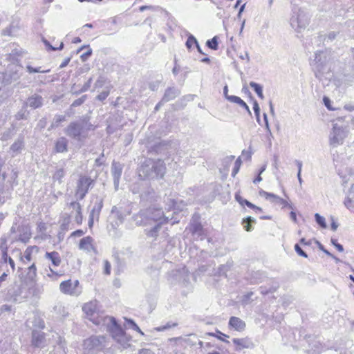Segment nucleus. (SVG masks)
<instances>
[{
    "label": "nucleus",
    "mask_w": 354,
    "mask_h": 354,
    "mask_svg": "<svg viewBox=\"0 0 354 354\" xmlns=\"http://www.w3.org/2000/svg\"><path fill=\"white\" fill-rule=\"evenodd\" d=\"M138 173L139 176L145 179H161L166 173V165L161 159L147 158L140 165Z\"/></svg>",
    "instance_id": "obj_1"
},
{
    "label": "nucleus",
    "mask_w": 354,
    "mask_h": 354,
    "mask_svg": "<svg viewBox=\"0 0 354 354\" xmlns=\"http://www.w3.org/2000/svg\"><path fill=\"white\" fill-rule=\"evenodd\" d=\"M328 59L326 53L317 51L315 54V59L312 64V68L316 78L321 80L325 73H327L330 68L328 66Z\"/></svg>",
    "instance_id": "obj_2"
},
{
    "label": "nucleus",
    "mask_w": 354,
    "mask_h": 354,
    "mask_svg": "<svg viewBox=\"0 0 354 354\" xmlns=\"http://www.w3.org/2000/svg\"><path fill=\"white\" fill-rule=\"evenodd\" d=\"M106 337L103 335H92L86 339L83 348L88 353L95 354L105 346Z\"/></svg>",
    "instance_id": "obj_3"
},
{
    "label": "nucleus",
    "mask_w": 354,
    "mask_h": 354,
    "mask_svg": "<svg viewBox=\"0 0 354 354\" xmlns=\"http://www.w3.org/2000/svg\"><path fill=\"white\" fill-rule=\"evenodd\" d=\"M95 181L90 176H80L77 182L75 196L77 200H83L89 189L94 186Z\"/></svg>",
    "instance_id": "obj_4"
},
{
    "label": "nucleus",
    "mask_w": 354,
    "mask_h": 354,
    "mask_svg": "<svg viewBox=\"0 0 354 354\" xmlns=\"http://www.w3.org/2000/svg\"><path fill=\"white\" fill-rule=\"evenodd\" d=\"M44 258L50 261L51 265L53 268L59 266L62 263L61 257L59 252L56 251L46 252L44 254ZM44 274L50 278L53 277H57L60 275L57 270H55V269L50 266H48V268L45 269Z\"/></svg>",
    "instance_id": "obj_5"
},
{
    "label": "nucleus",
    "mask_w": 354,
    "mask_h": 354,
    "mask_svg": "<svg viewBox=\"0 0 354 354\" xmlns=\"http://www.w3.org/2000/svg\"><path fill=\"white\" fill-rule=\"evenodd\" d=\"M308 24V15L301 9H299L297 15H293L290 18V25L297 32H300L302 29H304Z\"/></svg>",
    "instance_id": "obj_6"
},
{
    "label": "nucleus",
    "mask_w": 354,
    "mask_h": 354,
    "mask_svg": "<svg viewBox=\"0 0 354 354\" xmlns=\"http://www.w3.org/2000/svg\"><path fill=\"white\" fill-rule=\"evenodd\" d=\"M347 136V131L342 127L335 124L332 132L330 134V145L333 147L342 145L345 138Z\"/></svg>",
    "instance_id": "obj_7"
},
{
    "label": "nucleus",
    "mask_w": 354,
    "mask_h": 354,
    "mask_svg": "<svg viewBox=\"0 0 354 354\" xmlns=\"http://www.w3.org/2000/svg\"><path fill=\"white\" fill-rule=\"evenodd\" d=\"M189 230L194 236H197L200 239L203 240L205 238L206 233L200 221V216L195 214L192 217L189 223Z\"/></svg>",
    "instance_id": "obj_8"
},
{
    "label": "nucleus",
    "mask_w": 354,
    "mask_h": 354,
    "mask_svg": "<svg viewBox=\"0 0 354 354\" xmlns=\"http://www.w3.org/2000/svg\"><path fill=\"white\" fill-rule=\"evenodd\" d=\"M83 130L84 126L80 121L72 122L66 128L65 133L74 140H80Z\"/></svg>",
    "instance_id": "obj_9"
},
{
    "label": "nucleus",
    "mask_w": 354,
    "mask_h": 354,
    "mask_svg": "<svg viewBox=\"0 0 354 354\" xmlns=\"http://www.w3.org/2000/svg\"><path fill=\"white\" fill-rule=\"evenodd\" d=\"M26 149L25 136L19 134L17 138L10 146L8 153L12 157H16L21 154Z\"/></svg>",
    "instance_id": "obj_10"
},
{
    "label": "nucleus",
    "mask_w": 354,
    "mask_h": 354,
    "mask_svg": "<svg viewBox=\"0 0 354 354\" xmlns=\"http://www.w3.org/2000/svg\"><path fill=\"white\" fill-rule=\"evenodd\" d=\"M46 335L44 332L33 330L31 335V346L35 348L42 349L48 346Z\"/></svg>",
    "instance_id": "obj_11"
},
{
    "label": "nucleus",
    "mask_w": 354,
    "mask_h": 354,
    "mask_svg": "<svg viewBox=\"0 0 354 354\" xmlns=\"http://www.w3.org/2000/svg\"><path fill=\"white\" fill-rule=\"evenodd\" d=\"M145 211L147 213L146 217L147 221H149V225H151L152 222L159 223L160 221H162L164 219H167L169 221V218L164 215L162 209L149 207L145 209Z\"/></svg>",
    "instance_id": "obj_12"
},
{
    "label": "nucleus",
    "mask_w": 354,
    "mask_h": 354,
    "mask_svg": "<svg viewBox=\"0 0 354 354\" xmlns=\"http://www.w3.org/2000/svg\"><path fill=\"white\" fill-rule=\"evenodd\" d=\"M124 165L119 162L113 160L111 164V173L113 180L114 189L118 191Z\"/></svg>",
    "instance_id": "obj_13"
},
{
    "label": "nucleus",
    "mask_w": 354,
    "mask_h": 354,
    "mask_svg": "<svg viewBox=\"0 0 354 354\" xmlns=\"http://www.w3.org/2000/svg\"><path fill=\"white\" fill-rule=\"evenodd\" d=\"M82 310L91 321L98 324V322L95 321V317L97 315L96 301H92L85 304L82 307Z\"/></svg>",
    "instance_id": "obj_14"
},
{
    "label": "nucleus",
    "mask_w": 354,
    "mask_h": 354,
    "mask_svg": "<svg viewBox=\"0 0 354 354\" xmlns=\"http://www.w3.org/2000/svg\"><path fill=\"white\" fill-rule=\"evenodd\" d=\"M111 321L112 324L111 333L113 337L116 339L117 342H122V338H125L124 331L114 317H111Z\"/></svg>",
    "instance_id": "obj_15"
},
{
    "label": "nucleus",
    "mask_w": 354,
    "mask_h": 354,
    "mask_svg": "<svg viewBox=\"0 0 354 354\" xmlns=\"http://www.w3.org/2000/svg\"><path fill=\"white\" fill-rule=\"evenodd\" d=\"M79 286V281H72L71 279L62 281L60 283V290L65 294L75 295L76 293V288Z\"/></svg>",
    "instance_id": "obj_16"
},
{
    "label": "nucleus",
    "mask_w": 354,
    "mask_h": 354,
    "mask_svg": "<svg viewBox=\"0 0 354 354\" xmlns=\"http://www.w3.org/2000/svg\"><path fill=\"white\" fill-rule=\"evenodd\" d=\"M233 343L236 346L235 350L241 351L243 348H253L255 345L252 339L248 337L244 338H234Z\"/></svg>",
    "instance_id": "obj_17"
},
{
    "label": "nucleus",
    "mask_w": 354,
    "mask_h": 354,
    "mask_svg": "<svg viewBox=\"0 0 354 354\" xmlns=\"http://www.w3.org/2000/svg\"><path fill=\"white\" fill-rule=\"evenodd\" d=\"M21 77L17 70L8 69L2 73V83L4 85L10 84L12 82L17 81Z\"/></svg>",
    "instance_id": "obj_18"
},
{
    "label": "nucleus",
    "mask_w": 354,
    "mask_h": 354,
    "mask_svg": "<svg viewBox=\"0 0 354 354\" xmlns=\"http://www.w3.org/2000/svg\"><path fill=\"white\" fill-rule=\"evenodd\" d=\"M43 97L38 94H33L32 95L28 97L24 106H29L33 109L40 108L43 105Z\"/></svg>",
    "instance_id": "obj_19"
},
{
    "label": "nucleus",
    "mask_w": 354,
    "mask_h": 354,
    "mask_svg": "<svg viewBox=\"0 0 354 354\" xmlns=\"http://www.w3.org/2000/svg\"><path fill=\"white\" fill-rule=\"evenodd\" d=\"M16 132L17 125L15 123L12 122L10 124L9 127H6L0 131V140L4 142L12 139V137L16 134Z\"/></svg>",
    "instance_id": "obj_20"
},
{
    "label": "nucleus",
    "mask_w": 354,
    "mask_h": 354,
    "mask_svg": "<svg viewBox=\"0 0 354 354\" xmlns=\"http://www.w3.org/2000/svg\"><path fill=\"white\" fill-rule=\"evenodd\" d=\"M228 325L230 328H234L239 332L243 331L246 326L245 322L237 317H231Z\"/></svg>",
    "instance_id": "obj_21"
},
{
    "label": "nucleus",
    "mask_w": 354,
    "mask_h": 354,
    "mask_svg": "<svg viewBox=\"0 0 354 354\" xmlns=\"http://www.w3.org/2000/svg\"><path fill=\"white\" fill-rule=\"evenodd\" d=\"M146 212L144 209H140L137 214H135L132 216L133 221L138 226H145L149 225L146 217Z\"/></svg>",
    "instance_id": "obj_22"
},
{
    "label": "nucleus",
    "mask_w": 354,
    "mask_h": 354,
    "mask_svg": "<svg viewBox=\"0 0 354 354\" xmlns=\"http://www.w3.org/2000/svg\"><path fill=\"white\" fill-rule=\"evenodd\" d=\"M102 207L103 199L100 197H96L89 214L92 215V216H95V220L98 221Z\"/></svg>",
    "instance_id": "obj_23"
},
{
    "label": "nucleus",
    "mask_w": 354,
    "mask_h": 354,
    "mask_svg": "<svg viewBox=\"0 0 354 354\" xmlns=\"http://www.w3.org/2000/svg\"><path fill=\"white\" fill-rule=\"evenodd\" d=\"M156 193L151 187H147L140 194L141 200L146 202H152L156 200Z\"/></svg>",
    "instance_id": "obj_24"
},
{
    "label": "nucleus",
    "mask_w": 354,
    "mask_h": 354,
    "mask_svg": "<svg viewBox=\"0 0 354 354\" xmlns=\"http://www.w3.org/2000/svg\"><path fill=\"white\" fill-rule=\"evenodd\" d=\"M180 91L176 87H169L167 88L164 93V95L162 98V102L165 103L169 102L180 95Z\"/></svg>",
    "instance_id": "obj_25"
},
{
    "label": "nucleus",
    "mask_w": 354,
    "mask_h": 354,
    "mask_svg": "<svg viewBox=\"0 0 354 354\" xmlns=\"http://www.w3.org/2000/svg\"><path fill=\"white\" fill-rule=\"evenodd\" d=\"M17 230L20 233V234L19 236V238L15 239V241H19L24 243L28 242L31 237V233L29 229L26 226L19 225L17 227Z\"/></svg>",
    "instance_id": "obj_26"
},
{
    "label": "nucleus",
    "mask_w": 354,
    "mask_h": 354,
    "mask_svg": "<svg viewBox=\"0 0 354 354\" xmlns=\"http://www.w3.org/2000/svg\"><path fill=\"white\" fill-rule=\"evenodd\" d=\"M235 199L241 206L246 205L249 208L255 210L256 212H262V209L260 207H258V206L254 205L253 203H252L251 202H250L249 201H248L247 199L243 198L238 193L235 194Z\"/></svg>",
    "instance_id": "obj_27"
},
{
    "label": "nucleus",
    "mask_w": 354,
    "mask_h": 354,
    "mask_svg": "<svg viewBox=\"0 0 354 354\" xmlns=\"http://www.w3.org/2000/svg\"><path fill=\"white\" fill-rule=\"evenodd\" d=\"M68 141L65 137L57 139L55 145V150L57 153H64L68 151Z\"/></svg>",
    "instance_id": "obj_28"
},
{
    "label": "nucleus",
    "mask_w": 354,
    "mask_h": 354,
    "mask_svg": "<svg viewBox=\"0 0 354 354\" xmlns=\"http://www.w3.org/2000/svg\"><path fill=\"white\" fill-rule=\"evenodd\" d=\"M93 239L90 236L84 237L80 241L79 248L90 252L93 249Z\"/></svg>",
    "instance_id": "obj_29"
},
{
    "label": "nucleus",
    "mask_w": 354,
    "mask_h": 354,
    "mask_svg": "<svg viewBox=\"0 0 354 354\" xmlns=\"http://www.w3.org/2000/svg\"><path fill=\"white\" fill-rule=\"evenodd\" d=\"M168 220L164 219L160 221L154 227H153L151 230L146 232V234L147 236L156 238L158 235V232L161 228L162 224L167 223Z\"/></svg>",
    "instance_id": "obj_30"
},
{
    "label": "nucleus",
    "mask_w": 354,
    "mask_h": 354,
    "mask_svg": "<svg viewBox=\"0 0 354 354\" xmlns=\"http://www.w3.org/2000/svg\"><path fill=\"white\" fill-rule=\"evenodd\" d=\"M257 223L255 218L253 217L248 216L242 220V225L243 226V228L247 232H251L253 230V224H255Z\"/></svg>",
    "instance_id": "obj_31"
},
{
    "label": "nucleus",
    "mask_w": 354,
    "mask_h": 354,
    "mask_svg": "<svg viewBox=\"0 0 354 354\" xmlns=\"http://www.w3.org/2000/svg\"><path fill=\"white\" fill-rule=\"evenodd\" d=\"M229 102H232V103H235V104H239L241 107H243V109H245V111L248 112V115L250 116H252V112L249 108V106L247 105V104L242 100L239 97L236 96V97H229Z\"/></svg>",
    "instance_id": "obj_32"
},
{
    "label": "nucleus",
    "mask_w": 354,
    "mask_h": 354,
    "mask_svg": "<svg viewBox=\"0 0 354 354\" xmlns=\"http://www.w3.org/2000/svg\"><path fill=\"white\" fill-rule=\"evenodd\" d=\"M251 276L252 283H259L263 281L264 279L266 277L265 272L260 270L253 272Z\"/></svg>",
    "instance_id": "obj_33"
},
{
    "label": "nucleus",
    "mask_w": 354,
    "mask_h": 354,
    "mask_svg": "<svg viewBox=\"0 0 354 354\" xmlns=\"http://www.w3.org/2000/svg\"><path fill=\"white\" fill-rule=\"evenodd\" d=\"M124 321L125 328H131L134 330L138 331L140 335H145L144 333L140 330V328L133 319L124 317Z\"/></svg>",
    "instance_id": "obj_34"
},
{
    "label": "nucleus",
    "mask_w": 354,
    "mask_h": 354,
    "mask_svg": "<svg viewBox=\"0 0 354 354\" xmlns=\"http://www.w3.org/2000/svg\"><path fill=\"white\" fill-rule=\"evenodd\" d=\"M66 171L64 168L57 169L53 175V180L54 182L57 181L59 184L63 183V178L65 176Z\"/></svg>",
    "instance_id": "obj_35"
},
{
    "label": "nucleus",
    "mask_w": 354,
    "mask_h": 354,
    "mask_svg": "<svg viewBox=\"0 0 354 354\" xmlns=\"http://www.w3.org/2000/svg\"><path fill=\"white\" fill-rule=\"evenodd\" d=\"M92 81H93V79L92 77H90L88 81L83 85V86L79 89V90H76L75 89V85L74 84L72 88H71V92L73 93V94H76V95H78L81 93H83V92H85L87 90H88V88L91 87V84L92 83Z\"/></svg>",
    "instance_id": "obj_36"
},
{
    "label": "nucleus",
    "mask_w": 354,
    "mask_h": 354,
    "mask_svg": "<svg viewBox=\"0 0 354 354\" xmlns=\"http://www.w3.org/2000/svg\"><path fill=\"white\" fill-rule=\"evenodd\" d=\"M113 258L114 261L117 264L118 266V272L119 273L121 270H122L124 267L125 262L123 259L120 258V254L118 251H113Z\"/></svg>",
    "instance_id": "obj_37"
},
{
    "label": "nucleus",
    "mask_w": 354,
    "mask_h": 354,
    "mask_svg": "<svg viewBox=\"0 0 354 354\" xmlns=\"http://www.w3.org/2000/svg\"><path fill=\"white\" fill-rule=\"evenodd\" d=\"M10 198V192L5 189L3 186H0V205H3L6 201Z\"/></svg>",
    "instance_id": "obj_38"
},
{
    "label": "nucleus",
    "mask_w": 354,
    "mask_h": 354,
    "mask_svg": "<svg viewBox=\"0 0 354 354\" xmlns=\"http://www.w3.org/2000/svg\"><path fill=\"white\" fill-rule=\"evenodd\" d=\"M57 346L61 350L59 354H66V344L65 339L57 334Z\"/></svg>",
    "instance_id": "obj_39"
},
{
    "label": "nucleus",
    "mask_w": 354,
    "mask_h": 354,
    "mask_svg": "<svg viewBox=\"0 0 354 354\" xmlns=\"http://www.w3.org/2000/svg\"><path fill=\"white\" fill-rule=\"evenodd\" d=\"M65 120H66L65 115H55L48 130L58 127L59 126V124L62 122H64Z\"/></svg>",
    "instance_id": "obj_40"
},
{
    "label": "nucleus",
    "mask_w": 354,
    "mask_h": 354,
    "mask_svg": "<svg viewBox=\"0 0 354 354\" xmlns=\"http://www.w3.org/2000/svg\"><path fill=\"white\" fill-rule=\"evenodd\" d=\"M250 86H251V88H253L254 91L257 93L259 98H264V95L263 93V86L260 84H258L254 82H250Z\"/></svg>",
    "instance_id": "obj_41"
},
{
    "label": "nucleus",
    "mask_w": 354,
    "mask_h": 354,
    "mask_svg": "<svg viewBox=\"0 0 354 354\" xmlns=\"http://www.w3.org/2000/svg\"><path fill=\"white\" fill-rule=\"evenodd\" d=\"M37 277V268L35 263H32L28 268L27 278L31 281H35Z\"/></svg>",
    "instance_id": "obj_42"
},
{
    "label": "nucleus",
    "mask_w": 354,
    "mask_h": 354,
    "mask_svg": "<svg viewBox=\"0 0 354 354\" xmlns=\"http://www.w3.org/2000/svg\"><path fill=\"white\" fill-rule=\"evenodd\" d=\"M71 223V216L69 214H64L62 216V223L60 225V230L63 231H68L69 229V225Z\"/></svg>",
    "instance_id": "obj_43"
},
{
    "label": "nucleus",
    "mask_w": 354,
    "mask_h": 354,
    "mask_svg": "<svg viewBox=\"0 0 354 354\" xmlns=\"http://www.w3.org/2000/svg\"><path fill=\"white\" fill-rule=\"evenodd\" d=\"M259 194L261 196H263L266 198V199L270 200L272 202H277L278 199L279 198V196H278L277 195L272 193L267 192L263 189H261Z\"/></svg>",
    "instance_id": "obj_44"
},
{
    "label": "nucleus",
    "mask_w": 354,
    "mask_h": 354,
    "mask_svg": "<svg viewBox=\"0 0 354 354\" xmlns=\"http://www.w3.org/2000/svg\"><path fill=\"white\" fill-rule=\"evenodd\" d=\"M218 37L217 36H214L211 39H208L206 41V46L211 50H216L218 48Z\"/></svg>",
    "instance_id": "obj_45"
},
{
    "label": "nucleus",
    "mask_w": 354,
    "mask_h": 354,
    "mask_svg": "<svg viewBox=\"0 0 354 354\" xmlns=\"http://www.w3.org/2000/svg\"><path fill=\"white\" fill-rule=\"evenodd\" d=\"M26 71L28 73H48L50 71V69H46V70H41V67H33L30 64H28L26 67Z\"/></svg>",
    "instance_id": "obj_46"
},
{
    "label": "nucleus",
    "mask_w": 354,
    "mask_h": 354,
    "mask_svg": "<svg viewBox=\"0 0 354 354\" xmlns=\"http://www.w3.org/2000/svg\"><path fill=\"white\" fill-rule=\"evenodd\" d=\"M338 32H330L327 35H319L317 37L319 41H322V39L326 40L327 42L333 41L337 37Z\"/></svg>",
    "instance_id": "obj_47"
},
{
    "label": "nucleus",
    "mask_w": 354,
    "mask_h": 354,
    "mask_svg": "<svg viewBox=\"0 0 354 354\" xmlns=\"http://www.w3.org/2000/svg\"><path fill=\"white\" fill-rule=\"evenodd\" d=\"M253 110L254 113L256 117L257 122L261 124V120H260V107L257 102V101L255 99H253Z\"/></svg>",
    "instance_id": "obj_48"
},
{
    "label": "nucleus",
    "mask_w": 354,
    "mask_h": 354,
    "mask_svg": "<svg viewBox=\"0 0 354 354\" xmlns=\"http://www.w3.org/2000/svg\"><path fill=\"white\" fill-rule=\"evenodd\" d=\"M35 250L36 251H38L39 248L36 245L34 246H30L26 248L24 252V258L30 261L31 260V256L33 250Z\"/></svg>",
    "instance_id": "obj_49"
},
{
    "label": "nucleus",
    "mask_w": 354,
    "mask_h": 354,
    "mask_svg": "<svg viewBox=\"0 0 354 354\" xmlns=\"http://www.w3.org/2000/svg\"><path fill=\"white\" fill-rule=\"evenodd\" d=\"M315 219L317 225H319L322 228H326V223L325 221V218L321 216L319 214L316 213L315 214Z\"/></svg>",
    "instance_id": "obj_50"
},
{
    "label": "nucleus",
    "mask_w": 354,
    "mask_h": 354,
    "mask_svg": "<svg viewBox=\"0 0 354 354\" xmlns=\"http://www.w3.org/2000/svg\"><path fill=\"white\" fill-rule=\"evenodd\" d=\"M81 124H83L84 129L87 131L93 129V124L89 122V118L87 116H83L80 120Z\"/></svg>",
    "instance_id": "obj_51"
},
{
    "label": "nucleus",
    "mask_w": 354,
    "mask_h": 354,
    "mask_svg": "<svg viewBox=\"0 0 354 354\" xmlns=\"http://www.w3.org/2000/svg\"><path fill=\"white\" fill-rule=\"evenodd\" d=\"M28 116V113L24 109L19 111L15 115V118L17 120H26Z\"/></svg>",
    "instance_id": "obj_52"
},
{
    "label": "nucleus",
    "mask_w": 354,
    "mask_h": 354,
    "mask_svg": "<svg viewBox=\"0 0 354 354\" xmlns=\"http://www.w3.org/2000/svg\"><path fill=\"white\" fill-rule=\"evenodd\" d=\"M0 250L1 252V255L6 258L8 252V246L6 245V239L4 238L1 239Z\"/></svg>",
    "instance_id": "obj_53"
},
{
    "label": "nucleus",
    "mask_w": 354,
    "mask_h": 354,
    "mask_svg": "<svg viewBox=\"0 0 354 354\" xmlns=\"http://www.w3.org/2000/svg\"><path fill=\"white\" fill-rule=\"evenodd\" d=\"M196 41H197V39H196V37L194 35L190 34L188 36V38L185 43V46H186L188 50H190L192 48V46L194 44V45L196 44Z\"/></svg>",
    "instance_id": "obj_54"
},
{
    "label": "nucleus",
    "mask_w": 354,
    "mask_h": 354,
    "mask_svg": "<svg viewBox=\"0 0 354 354\" xmlns=\"http://www.w3.org/2000/svg\"><path fill=\"white\" fill-rule=\"evenodd\" d=\"M278 288H279V284L277 283L275 286H272V287L270 288L268 290H267L265 287H263V286H261L259 288V290L262 295H267L270 292L272 293V292H275Z\"/></svg>",
    "instance_id": "obj_55"
},
{
    "label": "nucleus",
    "mask_w": 354,
    "mask_h": 354,
    "mask_svg": "<svg viewBox=\"0 0 354 354\" xmlns=\"http://www.w3.org/2000/svg\"><path fill=\"white\" fill-rule=\"evenodd\" d=\"M241 165V158L239 157L236 159V160L235 161L234 166V168L232 171V176L233 177H234L236 176V174L239 172V171L240 169Z\"/></svg>",
    "instance_id": "obj_56"
},
{
    "label": "nucleus",
    "mask_w": 354,
    "mask_h": 354,
    "mask_svg": "<svg viewBox=\"0 0 354 354\" xmlns=\"http://www.w3.org/2000/svg\"><path fill=\"white\" fill-rule=\"evenodd\" d=\"M112 214H115L116 216L120 222H122L124 219V216L122 214V212L118 209L116 206H113L111 209Z\"/></svg>",
    "instance_id": "obj_57"
},
{
    "label": "nucleus",
    "mask_w": 354,
    "mask_h": 354,
    "mask_svg": "<svg viewBox=\"0 0 354 354\" xmlns=\"http://www.w3.org/2000/svg\"><path fill=\"white\" fill-rule=\"evenodd\" d=\"M1 259L4 263H8L10 264V267L12 268V270H15V261L10 257L8 256V254H7L6 258H5L3 256L1 255Z\"/></svg>",
    "instance_id": "obj_58"
},
{
    "label": "nucleus",
    "mask_w": 354,
    "mask_h": 354,
    "mask_svg": "<svg viewBox=\"0 0 354 354\" xmlns=\"http://www.w3.org/2000/svg\"><path fill=\"white\" fill-rule=\"evenodd\" d=\"M86 97H87V96L86 95H82L81 97L75 100L72 103L71 106L76 107V106H80L81 104H82L85 102Z\"/></svg>",
    "instance_id": "obj_59"
},
{
    "label": "nucleus",
    "mask_w": 354,
    "mask_h": 354,
    "mask_svg": "<svg viewBox=\"0 0 354 354\" xmlns=\"http://www.w3.org/2000/svg\"><path fill=\"white\" fill-rule=\"evenodd\" d=\"M230 270V266L226 265H220L218 268V272L220 275H225L226 272Z\"/></svg>",
    "instance_id": "obj_60"
},
{
    "label": "nucleus",
    "mask_w": 354,
    "mask_h": 354,
    "mask_svg": "<svg viewBox=\"0 0 354 354\" xmlns=\"http://www.w3.org/2000/svg\"><path fill=\"white\" fill-rule=\"evenodd\" d=\"M295 250L298 255L303 257L304 258L308 257V254H306V252L302 250V248L299 246V244L297 243L295 245Z\"/></svg>",
    "instance_id": "obj_61"
},
{
    "label": "nucleus",
    "mask_w": 354,
    "mask_h": 354,
    "mask_svg": "<svg viewBox=\"0 0 354 354\" xmlns=\"http://www.w3.org/2000/svg\"><path fill=\"white\" fill-rule=\"evenodd\" d=\"M109 95V91H103L99 95H97L96 99L100 101H104Z\"/></svg>",
    "instance_id": "obj_62"
},
{
    "label": "nucleus",
    "mask_w": 354,
    "mask_h": 354,
    "mask_svg": "<svg viewBox=\"0 0 354 354\" xmlns=\"http://www.w3.org/2000/svg\"><path fill=\"white\" fill-rule=\"evenodd\" d=\"M162 146V145L160 142L155 144L153 147H151L150 152H155L158 153L161 151Z\"/></svg>",
    "instance_id": "obj_63"
},
{
    "label": "nucleus",
    "mask_w": 354,
    "mask_h": 354,
    "mask_svg": "<svg viewBox=\"0 0 354 354\" xmlns=\"http://www.w3.org/2000/svg\"><path fill=\"white\" fill-rule=\"evenodd\" d=\"M344 203L348 209H351L354 207L353 201L350 197H346L344 200Z\"/></svg>",
    "instance_id": "obj_64"
}]
</instances>
